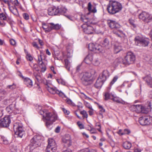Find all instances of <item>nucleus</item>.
<instances>
[{"label": "nucleus", "mask_w": 152, "mask_h": 152, "mask_svg": "<svg viewBox=\"0 0 152 152\" xmlns=\"http://www.w3.org/2000/svg\"><path fill=\"white\" fill-rule=\"evenodd\" d=\"M37 110L39 111V113L42 115L44 121L47 127L49 129H51L53 123L57 119L56 114L49 112L47 110L42 108L41 106H38Z\"/></svg>", "instance_id": "nucleus-1"}, {"label": "nucleus", "mask_w": 152, "mask_h": 152, "mask_svg": "<svg viewBox=\"0 0 152 152\" xmlns=\"http://www.w3.org/2000/svg\"><path fill=\"white\" fill-rule=\"evenodd\" d=\"M107 23L109 26L112 29H114L113 33L118 37L124 38L125 37V34L122 31L118 29L120 27L119 24L115 21L109 20L107 21Z\"/></svg>", "instance_id": "nucleus-2"}, {"label": "nucleus", "mask_w": 152, "mask_h": 152, "mask_svg": "<svg viewBox=\"0 0 152 152\" xmlns=\"http://www.w3.org/2000/svg\"><path fill=\"white\" fill-rule=\"evenodd\" d=\"M110 89V87H108L107 91L105 93L104 95L105 100H107L109 99H111L117 103L124 104L125 103L121 99L117 96L114 92H111Z\"/></svg>", "instance_id": "nucleus-3"}, {"label": "nucleus", "mask_w": 152, "mask_h": 152, "mask_svg": "<svg viewBox=\"0 0 152 152\" xmlns=\"http://www.w3.org/2000/svg\"><path fill=\"white\" fill-rule=\"evenodd\" d=\"M122 8L121 4L115 1H110L107 6V10L109 13L114 14L121 10Z\"/></svg>", "instance_id": "nucleus-4"}, {"label": "nucleus", "mask_w": 152, "mask_h": 152, "mask_svg": "<svg viewBox=\"0 0 152 152\" xmlns=\"http://www.w3.org/2000/svg\"><path fill=\"white\" fill-rule=\"evenodd\" d=\"M23 127L22 124L19 121L15 123L13 125V129L15 134L20 138H22L25 134Z\"/></svg>", "instance_id": "nucleus-5"}, {"label": "nucleus", "mask_w": 152, "mask_h": 152, "mask_svg": "<svg viewBox=\"0 0 152 152\" xmlns=\"http://www.w3.org/2000/svg\"><path fill=\"white\" fill-rule=\"evenodd\" d=\"M66 11V9L64 7L59 6H54L49 7L48 10V15L51 16L59 15L62 12H64Z\"/></svg>", "instance_id": "nucleus-6"}, {"label": "nucleus", "mask_w": 152, "mask_h": 152, "mask_svg": "<svg viewBox=\"0 0 152 152\" xmlns=\"http://www.w3.org/2000/svg\"><path fill=\"white\" fill-rule=\"evenodd\" d=\"M134 41L135 44L140 46H147L149 42V39L148 38L142 37L139 36H137L135 37Z\"/></svg>", "instance_id": "nucleus-7"}, {"label": "nucleus", "mask_w": 152, "mask_h": 152, "mask_svg": "<svg viewBox=\"0 0 152 152\" xmlns=\"http://www.w3.org/2000/svg\"><path fill=\"white\" fill-rule=\"evenodd\" d=\"M42 138V136L40 135H35L31 140L30 148L32 149L33 148H35L40 146Z\"/></svg>", "instance_id": "nucleus-8"}, {"label": "nucleus", "mask_w": 152, "mask_h": 152, "mask_svg": "<svg viewBox=\"0 0 152 152\" xmlns=\"http://www.w3.org/2000/svg\"><path fill=\"white\" fill-rule=\"evenodd\" d=\"M81 80L83 84L86 86L91 84L93 80L91 74L87 72L83 73Z\"/></svg>", "instance_id": "nucleus-9"}, {"label": "nucleus", "mask_w": 152, "mask_h": 152, "mask_svg": "<svg viewBox=\"0 0 152 152\" xmlns=\"http://www.w3.org/2000/svg\"><path fill=\"white\" fill-rule=\"evenodd\" d=\"M46 88L48 91L52 94H57L61 97H63L65 96L64 94L61 91H60L55 87L52 86V85L49 83V81H46Z\"/></svg>", "instance_id": "nucleus-10"}, {"label": "nucleus", "mask_w": 152, "mask_h": 152, "mask_svg": "<svg viewBox=\"0 0 152 152\" xmlns=\"http://www.w3.org/2000/svg\"><path fill=\"white\" fill-rule=\"evenodd\" d=\"M135 60V56L131 52H128L124 59V64L129 65L133 63Z\"/></svg>", "instance_id": "nucleus-11"}, {"label": "nucleus", "mask_w": 152, "mask_h": 152, "mask_svg": "<svg viewBox=\"0 0 152 152\" xmlns=\"http://www.w3.org/2000/svg\"><path fill=\"white\" fill-rule=\"evenodd\" d=\"M139 19L142 20L146 23L152 21V14H150L145 12H142L139 15Z\"/></svg>", "instance_id": "nucleus-12"}, {"label": "nucleus", "mask_w": 152, "mask_h": 152, "mask_svg": "<svg viewBox=\"0 0 152 152\" xmlns=\"http://www.w3.org/2000/svg\"><path fill=\"white\" fill-rule=\"evenodd\" d=\"M88 47L90 50L95 53L100 52L102 50V46L97 44H95L93 43H90L88 45Z\"/></svg>", "instance_id": "nucleus-13"}, {"label": "nucleus", "mask_w": 152, "mask_h": 152, "mask_svg": "<svg viewBox=\"0 0 152 152\" xmlns=\"http://www.w3.org/2000/svg\"><path fill=\"white\" fill-rule=\"evenodd\" d=\"M12 118L11 115L6 116L0 122L1 125L4 127L9 126L11 123V118Z\"/></svg>", "instance_id": "nucleus-14"}, {"label": "nucleus", "mask_w": 152, "mask_h": 152, "mask_svg": "<svg viewBox=\"0 0 152 152\" xmlns=\"http://www.w3.org/2000/svg\"><path fill=\"white\" fill-rule=\"evenodd\" d=\"M150 118L149 116H143L139 118V121L141 125H146L150 124Z\"/></svg>", "instance_id": "nucleus-15"}, {"label": "nucleus", "mask_w": 152, "mask_h": 152, "mask_svg": "<svg viewBox=\"0 0 152 152\" xmlns=\"http://www.w3.org/2000/svg\"><path fill=\"white\" fill-rule=\"evenodd\" d=\"M82 26L83 28L84 32L86 34H91L95 32V29L91 26H87L86 24H84Z\"/></svg>", "instance_id": "nucleus-16"}, {"label": "nucleus", "mask_w": 152, "mask_h": 152, "mask_svg": "<svg viewBox=\"0 0 152 152\" xmlns=\"http://www.w3.org/2000/svg\"><path fill=\"white\" fill-rule=\"evenodd\" d=\"M109 76V72L107 70L105 69L103 71L102 73L99 75L98 77L105 82Z\"/></svg>", "instance_id": "nucleus-17"}, {"label": "nucleus", "mask_w": 152, "mask_h": 152, "mask_svg": "<svg viewBox=\"0 0 152 152\" xmlns=\"http://www.w3.org/2000/svg\"><path fill=\"white\" fill-rule=\"evenodd\" d=\"M62 142L66 146H69L71 144V139L70 136L67 135L64 136L62 139Z\"/></svg>", "instance_id": "nucleus-18"}, {"label": "nucleus", "mask_w": 152, "mask_h": 152, "mask_svg": "<svg viewBox=\"0 0 152 152\" xmlns=\"http://www.w3.org/2000/svg\"><path fill=\"white\" fill-rule=\"evenodd\" d=\"M135 110H137L138 112H141L142 113H146L148 111L143 106L141 105H137L134 106Z\"/></svg>", "instance_id": "nucleus-19"}, {"label": "nucleus", "mask_w": 152, "mask_h": 152, "mask_svg": "<svg viewBox=\"0 0 152 152\" xmlns=\"http://www.w3.org/2000/svg\"><path fill=\"white\" fill-rule=\"evenodd\" d=\"M87 9L90 12L95 13L97 12L96 7L92 6L91 2L88 3Z\"/></svg>", "instance_id": "nucleus-20"}, {"label": "nucleus", "mask_w": 152, "mask_h": 152, "mask_svg": "<svg viewBox=\"0 0 152 152\" xmlns=\"http://www.w3.org/2000/svg\"><path fill=\"white\" fill-rule=\"evenodd\" d=\"M24 83L27 87L31 88L33 86L32 80L28 77H25L23 79Z\"/></svg>", "instance_id": "nucleus-21"}, {"label": "nucleus", "mask_w": 152, "mask_h": 152, "mask_svg": "<svg viewBox=\"0 0 152 152\" xmlns=\"http://www.w3.org/2000/svg\"><path fill=\"white\" fill-rule=\"evenodd\" d=\"M143 79L148 86L152 88V78L151 77L147 76L144 77Z\"/></svg>", "instance_id": "nucleus-22"}, {"label": "nucleus", "mask_w": 152, "mask_h": 152, "mask_svg": "<svg viewBox=\"0 0 152 152\" xmlns=\"http://www.w3.org/2000/svg\"><path fill=\"white\" fill-rule=\"evenodd\" d=\"M14 107L12 105H10L9 106L7 107H6V110L7 112L10 114L12 116V115L14 114L15 115L17 113L15 111H14L13 110Z\"/></svg>", "instance_id": "nucleus-23"}, {"label": "nucleus", "mask_w": 152, "mask_h": 152, "mask_svg": "<svg viewBox=\"0 0 152 152\" xmlns=\"http://www.w3.org/2000/svg\"><path fill=\"white\" fill-rule=\"evenodd\" d=\"M104 82V81L102 80V79L98 77V79L97 80L95 83V87L96 88H100Z\"/></svg>", "instance_id": "nucleus-24"}, {"label": "nucleus", "mask_w": 152, "mask_h": 152, "mask_svg": "<svg viewBox=\"0 0 152 152\" xmlns=\"http://www.w3.org/2000/svg\"><path fill=\"white\" fill-rule=\"evenodd\" d=\"M57 149V146H51L48 145L46 150V152H55Z\"/></svg>", "instance_id": "nucleus-25"}, {"label": "nucleus", "mask_w": 152, "mask_h": 152, "mask_svg": "<svg viewBox=\"0 0 152 152\" xmlns=\"http://www.w3.org/2000/svg\"><path fill=\"white\" fill-rule=\"evenodd\" d=\"M50 24L51 25L50 28L46 30V31H47L48 32H49L53 29L58 30L60 28V26L58 24H54L53 23H50Z\"/></svg>", "instance_id": "nucleus-26"}, {"label": "nucleus", "mask_w": 152, "mask_h": 152, "mask_svg": "<svg viewBox=\"0 0 152 152\" xmlns=\"http://www.w3.org/2000/svg\"><path fill=\"white\" fill-rule=\"evenodd\" d=\"M33 75L34 76L38 82L40 83L42 82V79L39 73L34 72L33 73Z\"/></svg>", "instance_id": "nucleus-27"}, {"label": "nucleus", "mask_w": 152, "mask_h": 152, "mask_svg": "<svg viewBox=\"0 0 152 152\" xmlns=\"http://www.w3.org/2000/svg\"><path fill=\"white\" fill-rule=\"evenodd\" d=\"M93 60V57L91 54L88 55L84 59L85 62L87 64H90Z\"/></svg>", "instance_id": "nucleus-28"}, {"label": "nucleus", "mask_w": 152, "mask_h": 152, "mask_svg": "<svg viewBox=\"0 0 152 152\" xmlns=\"http://www.w3.org/2000/svg\"><path fill=\"white\" fill-rule=\"evenodd\" d=\"M9 9L10 11L14 15H17L18 14V12L17 8L15 6H9Z\"/></svg>", "instance_id": "nucleus-29"}, {"label": "nucleus", "mask_w": 152, "mask_h": 152, "mask_svg": "<svg viewBox=\"0 0 152 152\" xmlns=\"http://www.w3.org/2000/svg\"><path fill=\"white\" fill-rule=\"evenodd\" d=\"M123 145L125 149H128L131 147V144L129 142L126 141L123 143Z\"/></svg>", "instance_id": "nucleus-30"}, {"label": "nucleus", "mask_w": 152, "mask_h": 152, "mask_svg": "<svg viewBox=\"0 0 152 152\" xmlns=\"http://www.w3.org/2000/svg\"><path fill=\"white\" fill-rule=\"evenodd\" d=\"M51 146H57L55 141L53 138H49L48 140V145Z\"/></svg>", "instance_id": "nucleus-31"}, {"label": "nucleus", "mask_w": 152, "mask_h": 152, "mask_svg": "<svg viewBox=\"0 0 152 152\" xmlns=\"http://www.w3.org/2000/svg\"><path fill=\"white\" fill-rule=\"evenodd\" d=\"M65 66L66 69L68 70H69L70 67V63L72 62V61H69L67 59H65L64 60Z\"/></svg>", "instance_id": "nucleus-32"}, {"label": "nucleus", "mask_w": 152, "mask_h": 152, "mask_svg": "<svg viewBox=\"0 0 152 152\" xmlns=\"http://www.w3.org/2000/svg\"><path fill=\"white\" fill-rule=\"evenodd\" d=\"M39 66L41 68V71L44 72L46 70V67L45 64L43 61L38 63Z\"/></svg>", "instance_id": "nucleus-33"}, {"label": "nucleus", "mask_w": 152, "mask_h": 152, "mask_svg": "<svg viewBox=\"0 0 152 152\" xmlns=\"http://www.w3.org/2000/svg\"><path fill=\"white\" fill-rule=\"evenodd\" d=\"M114 52L117 53L119 52L121 50V47L118 45H115L114 47Z\"/></svg>", "instance_id": "nucleus-34"}, {"label": "nucleus", "mask_w": 152, "mask_h": 152, "mask_svg": "<svg viewBox=\"0 0 152 152\" xmlns=\"http://www.w3.org/2000/svg\"><path fill=\"white\" fill-rule=\"evenodd\" d=\"M109 44V41L107 38H105L102 43V47H107Z\"/></svg>", "instance_id": "nucleus-35"}, {"label": "nucleus", "mask_w": 152, "mask_h": 152, "mask_svg": "<svg viewBox=\"0 0 152 152\" xmlns=\"http://www.w3.org/2000/svg\"><path fill=\"white\" fill-rule=\"evenodd\" d=\"M124 59L121 58L120 57L116 58L115 61V62L116 64L121 63L124 64Z\"/></svg>", "instance_id": "nucleus-36"}, {"label": "nucleus", "mask_w": 152, "mask_h": 152, "mask_svg": "<svg viewBox=\"0 0 152 152\" xmlns=\"http://www.w3.org/2000/svg\"><path fill=\"white\" fill-rule=\"evenodd\" d=\"M72 49L67 50L66 57L67 58H70L72 56Z\"/></svg>", "instance_id": "nucleus-37"}, {"label": "nucleus", "mask_w": 152, "mask_h": 152, "mask_svg": "<svg viewBox=\"0 0 152 152\" xmlns=\"http://www.w3.org/2000/svg\"><path fill=\"white\" fill-rule=\"evenodd\" d=\"M98 106L100 110V114L102 115V113L105 112V109L103 107L100 105L98 104Z\"/></svg>", "instance_id": "nucleus-38"}, {"label": "nucleus", "mask_w": 152, "mask_h": 152, "mask_svg": "<svg viewBox=\"0 0 152 152\" xmlns=\"http://www.w3.org/2000/svg\"><path fill=\"white\" fill-rule=\"evenodd\" d=\"M81 114L83 116V118H82V119L85 118H87L88 117V115L87 113L84 110H83L80 112Z\"/></svg>", "instance_id": "nucleus-39"}, {"label": "nucleus", "mask_w": 152, "mask_h": 152, "mask_svg": "<svg viewBox=\"0 0 152 152\" xmlns=\"http://www.w3.org/2000/svg\"><path fill=\"white\" fill-rule=\"evenodd\" d=\"M0 19L3 20H6L7 19L6 15L4 13H0Z\"/></svg>", "instance_id": "nucleus-40"}, {"label": "nucleus", "mask_w": 152, "mask_h": 152, "mask_svg": "<svg viewBox=\"0 0 152 152\" xmlns=\"http://www.w3.org/2000/svg\"><path fill=\"white\" fill-rule=\"evenodd\" d=\"M118 78V77L117 76H115L113 77L112 81L110 83V87L111 88V86L117 80Z\"/></svg>", "instance_id": "nucleus-41"}, {"label": "nucleus", "mask_w": 152, "mask_h": 152, "mask_svg": "<svg viewBox=\"0 0 152 152\" xmlns=\"http://www.w3.org/2000/svg\"><path fill=\"white\" fill-rule=\"evenodd\" d=\"M42 27L43 28V29L45 30V31L46 32H48L47 31H46V30L48 29H50V26H48L45 23H42Z\"/></svg>", "instance_id": "nucleus-42"}, {"label": "nucleus", "mask_w": 152, "mask_h": 152, "mask_svg": "<svg viewBox=\"0 0 152 152\" xmlns=\"http://www.w3.org/2000/svg\"><path fill=\"white\" fill-rule=\"evenodd\" d=\"M1 140L3 141L4 144H7L8 143V141L6 138L3 136H1Z\"/></svg>", "instance_id": "nucleus-43"}, {"label": "nucleus", "mask_w": 152, "mask_h": 152, "mask_svg": "<svg viewBox=\"0 0 152 152\" xmlns=\"http://www.w3.org/2000/svg\"><path fill=\"white\" fill-rule=\"evenodd\" d=\"M26 57L27 59L29 61H31L33 60V57L29 53H27L26 54Z\"/></svg>", "instance_id": "nucleus-44"}, {"label": "nucleus", "mask_w": 152, "mask_h": 152, "mask_svg": "<svg viewBox=\"0 0 152 152\" xmlns=\"http://www.w3.org/2000/svg\"><path fill=\"white\" fill-rule=\"evenodd\" d=\"M92 63L95 66H98L100 64V62L98 59H95L92 62Z\"/></svg>", "instance_id": "nucleus-45"}, {"label": "nucleus", "mask_w": 152, "mask_h": 152, "mask_svg": "<svg viewBox=\"0 0 152 152\" xmlns=\"http://www.w3.org/2000/svg\"><path fill=\"white\" fill-rule=\"evenodd\" d=\"M38 60L37 62L38 63L41 62L42 61V53L41 52L40 53V54L39 55H38Z\"/></svg>", "instance_id": "nucleus-46"}, {"label": "nucleus", "mask_w": 152, "mask_h": 152, "mask_svg": "<svg viewBox=\"0 0 152 152\" xmlns=\"http://www.w3.org/2000/svg\"><path fill=\"white\" fill-rule=\"evenodd\" d=\"M15 88L16 86L14 83L12 85H9L7 86V88H9L12 90L15 89Z\"/></svg>", "instance_id": "nucleus-47"}, {"label": "nucleus", "mask_w": 152, "mask_h": 152, "mask_svg": "<svg viewBox=\"0 0 152 152\" xmlns=\"http://www.w3.org/2000/svg\"><path fill=\"white\" fill-rule=\"evenodd\" d=\"M123 132L124 135L129 134L130 133V131L128 129H125Z\"/></svg>", "instance_id": "nucleus-48"}, {"label": "nucleus", "mask_w": 152, "mask_h": 152, "mask_svg": "<svg viewBox=\"0 0 152 152\" xmlns=\"http://www.w3.org/2000/svg\"><path fill=\"white\" fill-rule=\"evenodd\" d=\"M87 18H86L85 16H82L80 17L81 20L83 22H84L85 23H87L88 21Z\"/></svg>", "instance_id": "nucleus-49"}, {"label": "nucleus", "mask_w": 152, "mask_h": 152, "mask_svg": "<svg viewBox=\"0 0 152 152\" xmlns=\"http://www.w3.org/2000/svg\"><path fill=\"white\" fill-rule=\"evenodd\" d=\"M10 44L12 45L15 46L16 44V42L13 39H10Z\"/></svg>", "instance_id": "nucleus-50"}, {"label": "nucleus", "mask_w": 152, "mask_h": 152, "mask_svg": "<svg viewBox=\"0 0 152 152\" xmlns=\"http://www.w3.org/2000/svg\"><path fill=\"white\" fill-rule=\"evenodd\" d=\"M77 124L80 129H83L84 128V126L80 122L78 121L77 122Z\"/></svg>", "instance_id": "nucleus-51"}, {"label": "nucleus", "mask_w": 152, "mask_h": 152, "mask_svg": "<svg viewBox=\"0 0 152 152\" xmlns=\"http://www.w3.org/2000/svg\"><path fill=\"white\" fill-rule=\"evenodd\" d=\"M32 45L34 47L37 48V49H39V48L37 44L35 42H33L32 43Z\"/></svg>", "instance_id": "nucleus-52"}, {"label": "nucleus", "mask_w": 152, "mask_h": 152, "mask_svg": "<svg viewBox=\"0 0 152 152\" xmlns=\"http://www.w3.org/2000/svg\"><path fill=\"white\" fill-rule=\"evenodd\" d=\"M23 17L24 19L27 20L29 18L28 15L26 13H24L23 14Z\"/></svg>", "instance_id": "nucleus-53"}, {"label": "nucleus", "mask_w": 152, "mask_h": 152, "mask_svg": "<svg viewBox=\"0 0 152 152\" xmlns=\"http://www.w3.org/2000/svg\"><path fill=\"white\" fill-rule=\"evenodd\" d=\"M129 23L131 24L134 27H136V25L134 23V20L132 19H130L129 20Z\"/></svg>", "instance_id": "nucleus-54"}, {"label": "nucleus", "mask_w": 152, "mask_h": 152, "mask_svg": "<svg viewBox=\"0 0 152 152\" xmlns=\"http://www.w3.org/2000/svg\"><path fill=\"white\" fill-rule=\"evenodd\" d=\"M4 20L0 19V26L3 27L5 25L6 23H5Z\"/></svg>", "instance_id": "nucleus-55"}, {"label": "nucleus", "mask_w": 152, "mask_h": 152, "mask_svg": "<svg viewBox=\"0 0 152 152\" xmlns=\"http://www.w3.org/2000/svg\"><path fill=\"white\" fill-rule=\"evenodd\" d=\"M62 110L63 111L64 113L66 115H68L69 113L70 112L69 111L67 110L64 108H62Z\"/></svg>", "instance_id": "nucleus-56"}, {"label": "nucleus", "mask_w": 152, "mask_h": 152, "mask_svg": "<svg viewBox=\"0 0 152 152\" xmlns=\"http://www.w3.org/2000/svg\"><path fill=\"white\" fill-rule=\"evenodd\" d=\"M11 152H17V149L16 147H12L10 148Z\"/></svg>", "instance_id": "nucleus-57"}, {"label": "nucleus", "mask_w": 152, "mask_h": 152, "mask_svg": "<svg viewBox=\"0 0 152 152\" xmlns=\"http://www.w3.org/2000/svg\"><path fill=\"white\" fill-rule=\"evenodd\" d=\"M17 74L18 76L23 78V80L24 79V78H25L24 76H23L22 73L20 71H18L17 72Z\"/></svg>", "instance_id": "nucleus-58"}, {"label": "nucleus", "mask_w": 152, "mask_h": 152, "mask_svg": "<svg viewBox=\"0 0 152 152\" xmlns=\"http://www.w3.org/2000/svg\"><path fill=\"white\" fill-rule=\"evenodd\" d=\"M81 66V64H79L77 66L76 69V72H78L80 71V70Z\"/></svg>", "instance_id": "nucleus-59"}, {"label": "nucleus", "mask_w": 152, "mask_h": 152, "mask_svg": "<svg viewBox=\"0 0 152 152\" xmlns=\"http://www.w3.org/2000/svg\"><path fill=\"white\" fill-rule=\"evenodd\" d=\"M38 42H39V44H40V45L41 46H43L44 45V43L42 40L39 39H38Z\"/></svg>", "instance_id": "nucleus-60"}, {"label": "nucleus", "mask_w": 152, "mask_h": 152, "mask_svg": "<svg viewBox=\"0 0 152 152\" xmlns=\"http://www.w3.org/2000/svg\"><path fill=\"white\" fill-rule=\"evenodd\" d=\"M117 133L120 135H124L123 132H122V130L121 129H119L118 131L117 132Z\"/></svg>", "instance_id": "nucleus-61"}, {"label": "nucleus", "mask_w": 152, "mask_h": 152, "mask_svg": "<svg viewBox=\"0 0 152 152\" xmlns=\"http://www.w3.org/2000/svg\"><path fill=\"white\" fill-rule=\"evenodd\" d=\"M85 106L88 108L89 109H92V106L91 105H90V104L88 103H86L85 104Z\"/></svg>", "instance_id": "nucleus-62"}, {"label": "nucleus", "mask_w": 152, "mask_h": 152, "mask_svg": "<svg viewBox=\"0 0 152 152\" xmlns=\"http://www.w3.org/2000/svg\"><path fill=\"white\" fill-rule=\"evenodd\" d=\"M90 132L91 134H94L96 133L95 130L94 128H91V129L90 130Z\"/></svg>", "instance_id": "nucleus-63"}, {"label": "nucleus", "mask_w": 152, "mask_h": 152, "mask_svg": "<svg viewBox=\"0 0 152 152\" xmlns=\"http://www.w3.org/2000/svg\"><path fill=\"white\" fill-rule=\"evenodd\" d=\"M60 128L59 126H57L55 130V132L57 133H58L60 131Z\"/></svg>", "instance_id": "nucleus-64"}]
</instances>
